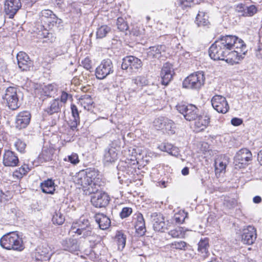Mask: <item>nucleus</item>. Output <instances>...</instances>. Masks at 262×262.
Here are the masks:
<instances>
[{
	"label": "nucleus",
	"mask_w": 262,
	"mask_h": 262,
	"mask_svg": "<svg viewBox=\"0 0 262 262\" xmlns=\"http://www.w3.org/2000/svg\"><path fill=\"white\" fill-rule=\"evenodd\" d=\"M97 171L86 169L80 171L74 178L75 183L81 187L85 194H90L100 189L101 181Z\"/></svg>",
	"instance_id": "nucleus-1"
},
{
	"label": "nucleus",
	"mask_w": 262,
	"mask_h": 262,
	"mask_svg": "<svg viewBox=\"0 0 262 262\" xmlns=\"http://www.w3.org/2000/svg\"><path fill=\"white\" fill-rule=\"evenodd\" d=\"M234 36L226 35L221 37L211 45L209 50V54L211 59L224 60L230 47L234 42Z\"/></svg>",
	"instance_id": "nucleus-2"
},
{
	"label": "nucleus",
	"mask_w": 262,
	"mask_h": 262,
	"mask_svg": "<svg viewBox=\"0 0 262 262\" xmlns=\"http://www.w3.org/2000/svg\"><path fill=\"white\" fill-rule=\"evenodd\" d=\"M234 38V42H232L230 51L227 52L224 60L231 65L238 63L247 51L243 40L235 36Z\"/></svg>",
	"instance_id": "nucleus-3"
},
{
	"label": "nucleus",
	"mask_w": 262,
	"mask_h": 262,
	"mask_svg": "<svg viewBox=\"0 0 262 262\" xmlns=\"http://www.w3.org/2000/svg\"><path fill=\"white\" fill-rule=\"evenodd\" d=\"M0 245L7 250L20 251L24 249L21 238L14 232L4 235L0 239Z\"/></svg>",
	"instance_id": "nucleus-4"
},
{
	"label": "nucleus",
	"mask_w": 262,
	"mask_h": 262,
	"mask_svg": "<svg viewBox=\"0 0 262 262\" xmlns=\"http://www.w3.org/2000/svg\"><path fill=\"white\" fill-rule=\"evenodd\" d=\"M71 231L84 238L93 236L95 234L89 220L84 219H80L78 222L73 223L71 228Z\"/></svg>",
	"instance_id": "nucleus-5"
},
{
	"label": "nucleus",
	"mask_w": 262,
	"mask_h": 262,
	"mask_svg": "<svg viewBox=\"0 0 262 262\" xmlns=\"http://www.w3.org/2000/svg\"><path fill=\"white\" fill-rule=\"evenodd\" d=\"M205 79L203 72L199 71L187 77L183 81V86L188 89L199 90L204 85Z\"/></svg>",
	"instance_id": "nucleus-6"
},
{
	"label": "nucleus",
	"mask_w": 262,
	"mask_h": 262,
	"mask_svg": "<svg viewBox=\"0 0 262 262\" xmlns=\"http://www.w3.org/2000/svg\"><path fill=\"white\" fill-rule=\"evenodd\" d=\"M39 20L45 29H51L56 26L57 24L62 23L61 19L58 18L56 15L50 10H42L39 14Z\"/></svg>",
	"instance_id": "nucleus-7"
},
{
	"label": "nucleus",
	"mask_w": 262,
	"mask_h": 262,
	"mask_svg": "<svg viewBox=\"0 0 262 262\" xmlns=\"http://www.w3.org/2000/svg\"><path fill=\"white\" fill-rule=\"evenodd\" d=\"M3 99L11 110H15L20 105L17 90L14 87L10 86L5 91Z\"/></svg>",
	"instance_id": "nucleus-8"
},
{
	"label": "nucleus",
	"mask_w": 262,
	"mask_h": 262,
	"mask_svg": "<svg viewBox=\"0 0 262 262\" xmlns=\"http://www.w3.org/2000/svg\"><path fill=\"white\" fill-rule=\"evenodd\" d=\"M150 220L152 223L154 229L158 232H164L169 229L170 223L165 221V217L160 213L154 212L150 214Z\"/></svg>",
	"instance_id": "nucleus-9"
},
{
	"label": "nucleus",
	"mask_w": 262,
	"mask_h": 262,
	"mask_svg": "<svg viewBox=\"0 0 262 262\" xmlns=\"http://www.w3.org/2000/svg\"><path fill=\"white\" fill-rule=\"evenodd\" d=\"M176 108L187 121H190L195 120L199 114L198 108L192 104L186 105L179 103L176 106Z\"/></svg>",
	"instance_id": "nucleus-10"
},
{
	"label": "nucleus",
	"mask_w": 262,
	"mask_h": 262,
	"mask_svg": "<svg viewBox=\"0 0 262 262\" xmlns=\"http://www.w3.org/2000/svg\"><path fill=\"white\" fill-rule=\"evenodd\" d=\"M114 72L113 64L111 59H103L95 70V75L98 79H103Z\"/></svg>",
	"instance_id": "nucleus-11"
},
{
	"label": "nucleus",
	"mask_w": 262,
	"mask_h": 262,
	"mask_svg": "<svg viewBox=\"0 0 262 262\" xmlns=\"http://www.w3.org/2000/svg\"><path fill=\"white\" fill-rule=\"evenodd\" d=\"M119 150L120 146L115 143H112L104 151L103 157V163L105 165H108L115 162L118 159Z\"/></svg>",
	"instance_id": "nucleus-12"
},
{
	"label": "nucleus",
	"mask_w": 262,
	"mask_h": 262,
	"mask_svg": "<svg viewBox=\"0 0 262 262\" xmlns=\"http://www.w3.org/2000/svg\"><path fill=\"white\" fill-rule=\"evenodd\" d=\"M92 194H93L91 196V202L95 207L102 208L108 205L110 202V197L105 192L98 190Z\"/></svg>",
	"instance_id": "nucleus-13"
},
{
	"label": "nucleus",
	"mask_w": 262,
	"mask_h": 262,
	"mask_svg": "<svg viewBox=\"0 0 262 262\" xmlns=\"http://www.w3.org/2000/svg\"><path fill=\"white\" fill-rule=\"evenodd\" d=\"M211 104L213 107L220 113L225 114L229 106L225 97L221 95H215L211 99Z\"/></svg>",
	"instance_id": "nucleus-14"
},
{
	"label": "nucleus",
	"mask_w": 262,
	"mask_h": 262,
	"mask_svg": "<svg viewBox=\"0 0 262 262\" xmlns=\"http://www.w3.org/2000/svg\"><path fill=\"white\" fill-rule=\"evenodd\" d=\"M21 7V4L20 0H6L4 4V10L9 18H13Z\"/></svg>",
	"instance_id": "nucleus-15"
},
{
	"label": "nucleus",
	"mask_w": 262,
	"mask_h": 262,
	"mask_svg": "<svg viewBox=\"0 0 262 262\" xmlns=\"http://www.w3.org/2000/svg\"><path fill=\"white\" fill-rule=\"evenodd\" d=\"M142 66V62L140 59L133 56H129L123 59L121 68L123 70H127L129 67L133 70H138L141 68Z\"/></svg>",
	"instance_id": "nucleus-16"
},
{
	"label": "nucleus",
	"mask_w": 262,
	"mask_h": 262,
	"mask_svg": "<svg viewBox=\"0 0 262 262\" xmlns=\"http://www.w3.org/2000/svg\"><path fill=\"white\" fill-rule=\"evenodd\" d=\"M252 154L251 151L247 148H243L239 150L236 154L234 157V162L235 164H241V167L246 165L247 162L251 160Z\"/></svg>",
	"instance_id": "nucleus-17"
},
{
	"label": "nucleus",
	"mask_w": 262,
	"mask_h": 262,
	"mask_svg": "<svg viewBox=\"0 0 262 262\" xmlns=\"http://www.w3.org/2000/svg\"><path fill=\"white\" fill-rule=\"evenodd\" d=\"M19 68L21 71H29L32 67V62L28 55L24 52H19L16 56Z\"/></svg>",
	"instance_id": "nucleus-18"
},
{
	"label": "nucleus",
	"mask_w": 262,
	"mask_h": 262,
	"mask_svg": "<svg viewBox=\"0 0 262 262\" xmlns=\"http://www.w3.org/2000/svg\"><path fill=\"white\" fill-rule=\"evenodd\" d=\"M174 73L172 66L169 63L164 64L161 72V83L164 85H167L171 80Z\"/></svg>",
	"instance_id": "nucleus-19"
},
{
	"label": "nucleus",
	"mask_w": 262,
	"mask_h": 262,
	"mask_svg": "<svg viewBox=\"0 0 262 262\" xmlns=\"http://www.w3.org/2000/svg\"><path fill=\"white\" fill-rule=\"evenodd\" d=\"M256 230L254 227L248 226L243 230L242 235V241L244 244L252 245L256 238Z\"/></svg>",
	"instance_id": "nucleus-20"
},
{
	"label": "nucleus",
	"mask_w": 262,
	"mask_h": 262,
	"mask_svg": "<svg viewBox=\"0 0 262 262\" xmlns=\"http://www.w3.org/2000/svg\"><path fill=\"white\" fill-rule=\"evenodd\" d=\"M30 114L27 111L19 113L16 118V127L18 129L25 128L29 123Z\"/></svg>",
	"instance_id": "nucleus-21"
},
{
	"label": "nucleus",
	"mask_w": 262,
	"mask_h": 262,
	"mask_svg": "<svg viewBox=\"0 0 262 262\" xmlns=\"http://www.w3.org/2000/svg\"><path fill=\"white\" fill-rule=\"evenodd\" d=\"M165 47L157 45L149 47L147 49V57L149 59H159L162 56Z\"/></svg>",
	"instance_id": "nucleus-22"
},
{
	"label": "nucleus",
	"mask_w": 262,
	"mask_h": 262,
	"mask_svg": "<svg viewBox=\"0 0 262 262\" xmlns=\"http://www.w3.org/2000/svg\"><path fill=\"white\" fill-rule=\"evenodd\" d=\"M19 162L15 154L10 150L5 151L3 156V164L6 166H16Z\"/></svg>",
	"instance_id": "nucleus-23"
},
{
	"label": "nucleus",
	"mask_w": 262,
	"mask_h": 262,
	"mask_svg": "<svg viewBox=\"0 0 262 262\" xmlns=\"http://www.w3.org/2000/svg\"><path fill=\"white\" fill-rule=\"evenodd\" d=\"M195 127L199 130H203L205 129L210 122L209 116L204 113L198 115L197 118L194 120Z\"/></svg>",
	"instance_id": "nucleus-24"
},
{
	"label": "nucleus",
	"mask_w": 262,
	"mask_h": 262,
	"mask_svg": "<svg viewBox=\"0 0 262 262\" xmlns=\"http://www.w3.org/2000/svg\"><path fill=\"white\" fill-rule=\"evenodd\" d=\"M228 163V158L224 156L219 157L215 161V171L216 174L225 171L226 166Z\"/></svg>",
	"instance_id": "nucleus-25"
},
{
	"label": "nucleus",
	"mask_w": 262,
	"mask_h": 262,
	"mask_svg": "<svg viewBox=\"0 0 262 262\" xmlns=\"http://www.w3.org/2000/svg\"><path fill=\"white\" fill-rule=\"evenodd\" d=\"M96 222L99 225V228L102 230H105L110 226L111 220L105 215L102 213H97L95 216Z\"/></svg>",
	"instance_id": "nucleus-26"
},
{
	"label": "nucleus",
	"mask_w": 262,
	"mask_h": 262,
	"mask_svg": "<svg viewBox=\"0 0 262 262\" xmlns=\"http://www.w3.org/2000/svg\"><path fill=\"white\" fill-rule=\"evenodd\" d=\"M63 249L70 252H74L79 250V246L76 239H67L62 242Z\"/></svg>",
	"instance_id": "nucleus-27"
},
{
	"label": "nucleus",
	"mask_w": 262,
	"mask_h": 262,
	"mask_svg": "<svg viewBox=\"0 0 262 262\" xmlns=\"http://www.w3.org/2000/svg\"><path fill=\"white\" fill-rule=\"evenodd\" d=\"M135 228L137 233L140 236L143 235L146 232L145 221L142 214L141 213L137 214Z\"/></svg>",
	"instance_id": "nucleus-28"
},
{
	"label": "nucleus",
	"mask_w": 262,
	"mask_h": 262,
	"mask_svg": "<svg viewBox=\"0 0 262 262\" xmlns=\"http://www.w3.org/2000/svg\"><path fill=\"white\" fill-rule=\"evenodd\" d=\"M198 251L199 254L203 258H206L209 255L208 251L209 242L207 238L201 239L199 242Z\"/></svg>",
	"instance_id": "nucleus-29"
},
{
	"label": "nucleus",
	"mask_w": 262,
	"mask_h": 262,
	"mask_svg": "<svg viewBox=\"0 0 262 262\" xmlns=\"http://www.w3.org/2000/svg\"><path fill=\"white\" fill-rule=\"evenodd\" d=\"M53 153L52 149L44 147L38 157L39 161L42 163L51 160Z\"/></svg>",
	"instance_id": "nucleus-30"
},
{
	"label": "nucleus",
	"mask_w": 262,
	"mask_h": 262,
	"mask_svg": "<svg viewBox=\"0 0 262 262\" xmlns=\"http://www.w3.org/2000/svg\"><path fill=\"white\" fill-rule=\"evenodd\" d=\"M80 104L83 106L85 110H91L93 108V101L89 95H84L79 99Z\"/></svg>",
	"instance_id": "nucleus-31"
},
{
	"label": "nucleus",
	"mask_w": 262,
	"mask_h": 262,
	"mask_svg": "<svg viewBox=\"0 0 262 262\" xmlns=\"http://www.w3.org/2000/svg\"><path fill=\"white\" fill-rule=\"evenodd\" d=\"M60 110L59 101L58 99H55L50 102V106L45 109V112L49 115H51L58 113L60 111Z\"/></svg>",
	"instance_id": "nucleus-32"
},
{
	"label": "nucleus",
	"mask_w": 262,
	"mask_h": 262,
	"mask_svg": "<svg viewBox=\"0 0 262 262\" xmlns=\"http://www.w3.org/2000/svg\"><path fill=\"white\" fill-rule=\"evenodd\" d=\"M42 192L52 194L55 190L54 183L51 180H48L42 183L40 185Z\"/></svg>",
	"instance_id": "nucleus-33"
},
{
	"label": "nucleus",
	"mask_w": 262,
	"mask_h": 262,
	"mask_svg": "<svg viewBox=\"0 0 262 262\" xmlns=\"http://www.w3.org/2000/svg\"><path fill=\"white\" fill-rule=\"evenodd\" d=\"M115 242L118 245V249L122 250L126 244V236L121 231H118L115 236Z\"/></svg>",
	"instance_id": "nucleus-34"
},
{
	"label": "nucleus",
	"mask_w": 262,
	"mask_h": 262,
	"mask_svg": "<svg viewBox=\"0 0 262 262\" xmlns=\"http://www.w3.org/2000/svg\"><path fill=\"white\" fill-rule=\"evenodd\" d=\"M195 23L198 26H205L209 23L208 17L202 11H199L195 19Z\"/></svg>",
	"instance_id": "nucleus-35"
},
{
	"label": "nucleus",
	"mask_w": 262,
	"mask_h": 262,
	"mask_svg": "<svg viewBox=\"0 0 262 262\" xmlns=\"http://www.w3.org/2000/svg\"><path fill=\"white\" fill-rule=\"evenodd\" d=\"M111 31V29L108 26L102 25L97 29L96 38L97 39H102L106 37Z\"/></svg>",
	"instance_id": "nucleus-36"
},
{
	"label": "nucleus",
	"mask_w": 262,
	"mask_h": 262,
	"mask_svg": "<svg viewBox=\"0 0 262 262\" xmlns=\"http://www.w3.org/2000/svg\"><path fill=\"white\" fill-rule=\"evenodd\" d=\"M168 234L173 238H183L185 236V231L183 228L177 227L176 228L170 230Z\"/></svg>",
	"instance_id": "nucleus-37"
},
{
	"label": "nucleus",
	"mask_w": 262,
	"mask_h": 262,
	"mask_svg": "<svg viewBox=\"0 0 262 262\" xmlns=\"http://www.w3.org/2000/svg\"><path fill=\"white\" fill-rule=\"evenodd\" d=\"M170 247L172 249L186 251L188 246V244L183 241H174L169 244Z\"/></svg>",
	"instance_id": "nucleus-38"
},
{
	"label": "nucleus",
	"mask_w": 262,
	"mask_h": 262,
	"mask_svg": "<svg viewBox=\"0 0 262 262\" xmlns=\"http://www.w3.org/2000/svg\"><path fill=\"white\" fill-rule=\"evenodd\" d=\"M43 94L45 96L51 97L56 91V86L53 84H50L47 85H45L42 88Z\"/></svg>",
	"instance_id": "nucleus-39"
},
{
	"label": "nucleus",
	"mask_w": 262,
	"mask_h": 262,
	"mask_svg": "<svg viewBox=\"0 0 262 262\" xmlns=\"http://www.w3.org/2000/svg\"><path fill=\"white\" fill-rule=\"evenodd\" d=\"M166 121L165 125L164 127L163 131L169 134H174L175 125L174 122L168 118H167Z\"/></svg>",
	"instance_id": "nucleus-40"
},
{
	"label": "nucleus",
	"mask_w": 262,
	"mask_h": 262,
	"mask_svg": "<svg viewBox=\"0 0 262 262\" xmlns=\"http://www.w3.org/2000/svg\"><path fill=\"white\" fill-rule=\"evenodd\" d=\"M166 120L167 118L165 117H159L156 119L154 121V125L155 127L158 130H162L165 125Z\"/></svg>",
	"instance_id": "nucleus-41"
},
{
	"label": "nucleus",
	"mask_w": 262,
	"mask_h": 262,
	"mask_svg": "<svg viewBox=\"0 0 262 262\" xmlns=\"http://www.w3.org/2000/svg\"><path fill=\"white\" fill-rule=\"evenodd\" d=\"M29 168L27 165H22L18 170L14 172L13 175L17 178H20L25 175L29 171Z\"/></svg>",
	"instance_id": "nucleus-42"
},
{
	"label": "nucleus",
	"mask_w": 262,
	"mask_h": 262,
	"mask_svg": "<svg viewBox=\"0 0 262 262\" xmlns=\"http://www.w3.org/2000/svg\"><path fill=\"white\" fill-rule=\"evenodd\" d=\"M53 224L61 225L64 222V217L60 212H56L52 218Z\"/></svg>",
	"instance_id": "nucleus-43"
},
{
	"label": "nucleus",
	"mask_w": 262,
	"mask_h": 262,
	"mask_svg": "<svg viewBox=\"0 0 262 262\" xmlns=\"http://www.w3.org/2000/svg\"><path fill=\"white\" fill-rule=\"evenodd\" d=\"M257 12V8L254 5H251L249 7H246L245 13L242 14L244 16H252Z\"/></svg>",
	"instance_id": "nucleus-44"
},
{
	"label": "nucleus",
	"mask_w": 262,
	"mask_h": 262,
	"mask_svg": "<svg viewBox=\"0 0 262 262\" xmlns=\"http://www.w3.org/2000/svg\"><path fill=\"white\" fill-rule=\"evenodd\" d=\"M117 25L118 29L121 31H124L128 29V26L124 19L122 17H119L117 19Z\"/></svg>",
	"instance_id": "nucleus-45"
},
{
	"label": "nucleus",
	"mask_w": 262,
	"mask_h": 262,
	"mask_svg": "<svg viewBox=\"0 0 262 262\" xmlns=\"http://www.w3.org/2000/svg\"><path fill=\"white\" fill-rule=\"evenodd\" d=\"M15 146L16 149L21 153L25 152L26 144L22 140L17 139L15 143Z\"/></svg>",
	"instance_id": "nucleus-46"
},
{
	"label": "nucleus",
	"mask_w": 262,
	"mask_h": 262,
	"mask_svg": "<svg viewBox=\"0 0 262 262\" xmlns=\"http://www.w3.org/2000/svg\"><path fill=\"white\" fill-rule=\"evenodd\" d=\"M144 33L143 27L136 26L133 28L130 34L135 36H140Z\"/></svg>",
	"instance_id": "nucleus-47"
},
{
	"label": "nucleus",
	"mask_w": 262,
	"mask_h": 262,
	"mask_svg": "<svg viewBox=\"0 0 262 262\" xmlns=\"http://www.w3.org/2000/svg\"><path fill=\"white\" fill-rule=\"evenodd\" d=\"M192 3L193 0H177V4L182 9L190 7Z\"/></svg>",
	"instance_id": "nucleus-48"
},
{
	"label": "nucleus",
	"mask_w": 262,
	"mask_h": 262,
	"mask_svg": "<svg viewBox=\"0 0 262 262\" xmlns=\"http://www.w3.org/2000/svg\"><path fill=\"white\" fill-rule=\"evenodd\" d=\"M83 67L87 70L90 71L92 69V61L89 57H86L81 62Z\"/></svg>",
	"instance_id": "nucleus-49"
},
{
	"label": "nucleus",
	"mask_w": 262,
	"mask_h": 262,
	"mask_svg": "<svg viewBox=\"0 0 262 262\" xmlns=\"http://www.w3.org/2000/svg\"><path fill=\"white\" fill-rule=\"evenodd\" d=\"M134 82L137 85L142 86L146 84V80L142 76H137L133 79Z\"/></svg>",
	"instance_id": "nucleus-50"
},
{
	"label": "nucleus",
	"mask_w": 262,
	"mask_h": 262,
	"mask_svg": "<svg viewBox=\"0 0 262 262\" xmlns=\"http://www.w3.org/2000/svg\"><path fill=\"white\" fill-rule=\"evenodd\" d=\"M68 161L74 165L77 164L79 162L78 155L76 153H72L71 155L68 156Z\"/></svg>",
	"instance_id": "nucleus-51"
},
{
	"label": "nucleus",
	"mask_w": 262,
	"mask_h": 262,
	"mask_svg": "<svg viewBox=\"0 0 262 262\" xmlns=\"http://www.w3.org/2000/svg\"><path fill=\"white\" fill-rule=\"evenodd\" d=\"M132 212V209L129 207H124L120 212V216L122 219L128 217Z\"/></svg>",
	"instance_id": "nucleus-52"
},
{
	"label": "nucleus",
	"mask_w": 262,
	"mask_h": 262,
	"mask_svg": "<svg viewBox=\"0 0 262 262\" xmlns=\"http://www.w3.org/2000/svg\"><path fill=\"white\" fill-rule=\"evenodd\" d=\"M185 215L183 213H176L174 214L173 219L177 223H182L185 220Z\"/></svg>",
	"instance_id": "nucleus-53"
},
{
	"label": "nucleus",
	"mask_w": 262,
	"mask_h": 262,
	"mask_svg": "<svg viewBox=\"0 0 262 262\" xmlns=\"http://www.w3.org/2000/svg\"><path fill=\"white\" fill-rule=\"evenodd\" d=\"M73 118H79V113L77 106L74 104L71 106Z\"/></svg>",
	"instance_id": "nucleus-54"
},
{
	"label": "nucleus",
	"mask_w": 262,
	"mask_h": 262,
	"mask_svg": "<svg viewBox=\"0 0 262 262\" xmlns=\"http://www.w3.org/2000/svg\"><path fill=\"white\" fill-rule=\"evenodd\" d=\"M79 118H73V119H71L70 123V126L71 128L73 130L75 129L78 124L79 123Z\"/></svg>",
	"instance_id": "nucleus-55"
},
{
	"label": "nucleus",
	"mask_w": 262,
	"mask_h": 262,
	"mask_svg": "<svg viewBox=\"0 0 262 262\" xmlns=\"http://www.w3.org/2000/svg\"><path fill=\"white\" fill-rule=\"evenodd\" d=\"M255 55L258 59H262V44L259 45L255 49Z\"/></svg>",
	"instance_id": "nucleus-56"
},
{
	"label": "nucleus",
	"mask_w": 262,
	"mask_h": 262,
	"mask_svg": "<svg viewBox=\"0 0 262 262\" xmlns=\"http://www.w3.org/2000/svg\"><path fill=\"white\" fill-rule=\"evenodd\" d=\"M35 258L37 260H45L46 259H49V256L45 254H40L39 252H37L35 255Z\"/></svg>",
	"instance_id": "nucleus-57"
},
{
	"label": "nucleus",
	"mask_w": 262,
	"mask_h": 262,
	"mask_svg": "<svg viewBox=\"0 0 262 262\" xmlns=\"http://www.w3.org/2000/svg\"><path fill=\"white\" fill-rule=\"evenodd\" d=\"M69 96V95L67 93L62 91L60 96V101L63 103H66Z\"/></svg>",
	"instance_id": "nucleus-58"
},
{
	"label": "nucleus",
	"mask_w": 262,
	"mask_h": 262,
	"mask_svg": "<svg viewBox=\"0 0 262 262\" xmlns=\"http://www.w3.org/2000/svg\"><path fill=\"white\" fill-rule=\"evenodd\" d=\"M243 122V120L241 119L237 118H234L232 119L231 121V124L234 126H238L241 125Z\"/></svg>",
	"instance_id": "nucleus-59"
},
{
	"label": "nucleus",
	"mask_w": 262,
	"mask_h": 262,
	"mask_svg": "<svg viewBox=\"0 0 262 262\" xmlns=\"http://www.w3.org/2000/svg\"><path fill=\"white\" fill-rule=\"evenodd\" d=\"M246 6L242 4H238L236 7V10L238 12H241L242 14L245 13Z\"/></svg>",
	"instance_id": "nucleus-60"
},
{
	"label": "nucleus",
	"mask_w": 262,
	"mask_h": 262,
	"mask_svg": "<svg viewBox=\"0 0 262 262\" xmlns=\"http://www.w3.org/2000/svg\"><path fill=\"white\" fill-rule=\"evenodd\" d=\"M164 148L165 151L168 152L169 154H171L172 155H174V154L173 153V150H174V149H173L171 144H167L164 145Z\"/></svg>",
	"instance_id": "nucleus-61"
},
{
	"label": "nucleus",
	"mask_w": 262,
	"mask_h": 262,
	"mask_svg": "<svg viewBox=\"0 0 262 262\" xmlns=\"http://www.w3.org/2000/svg\"><path fill=\"white\" fill-rule=\"evenodd\" d=\"M253 201L254 203L258 204L261 201V199L259 196H255L253 198Z\"/></svg>",
	"instance_id": "nucleus-62"
},
{
	"label": "nucleus",
	"mask_w": 262,
	"mask_h": 262,
	"mask_svg": "<svg viewBox=\"0 0 262 262\" xmlns=\"http://www.w3.org/2000/svg\"><path fill=\"white\" fill-rule=\"evenodd\" d=\"M181 172L183 175L187 176L189 174V168L187 167H185L182 170Z\"/></svg>",
	"instance_id": "nucleus-63"
},
{
	"label": "nucleus",
	"mask_w": 262,
	"mask_h": 262,
	"mask_svg": "<svg viewBox=\"0 0 262 262\" xmlns=\"http://www.w3.org/2000/svg\"><path fill=\"white\" fill-rule=\"evenodd\" d=\"M257 160L262 165V149L259 151L257 155Z\"/></svg>",
	"instance_id": "nucleus-64"
}]
</instances>
